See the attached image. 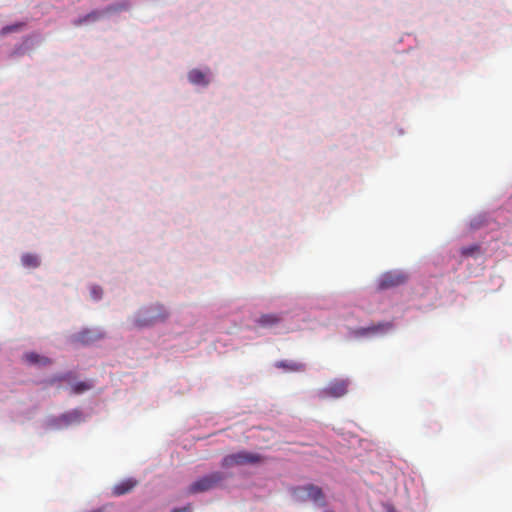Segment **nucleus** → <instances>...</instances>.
I'll use <instances>...</instances> for the list:
<instances>
[{"label":"nucleus","instance_id":"nucleus-21","mask_svg":"<svg viewBox=\"0 0 512 512\" xmlns=\"http://www.w3.org/2000/svg\"><path fill=\"white\" fill-rule=\"evenodd\" d=\"M191 510V507L188 506V507H184V508H180V509H174L172 512H190Z\"/></svg>","mask_w":512,"mask_h":512},{"label":"nucleus","instance_id":"nucleus-15","mask_svg":"<svg viewBox=\"0 0 512 512\" xmlns=\"http://www.w3.org/2000/svg\"><path fill=\"white\" fill-rule=\"evenodd\" d=\"M24 27H25L24 22H18V23L12 24V25L4 26L0 30V36H6L10 33L19 32V31L23 30Z\"/></svg>","mask_w":512,"mask_h":512},{"label":"nucleus","instance_id":"nucleus-5","mask_svg":"<svg viewBox=\"0 0 512 512\" xmlns=\"http://www.w3.org/2000/svg\"><path fill=\"white\" fill-rule=\"evenodd\" d=\"M294 495L296 498L302 501H313L319 505H324V494L320 487L312 484L297 487L294 489Z\"/></svg>","mask_w":512,"mask_h":512},{"label":"nucleus","instance_id":"nucleus-3","mask_svg":"<svg viewBox=\"0 0 512 512\" xmlns=\"http://www.w3.org/2000/svg\"><path fill=\"white\" fill-rule=\"evenodd\" d=\"M224 479L225 475L222 472H212L194 481L188 487L187 492L188 494H197L209 491L218 487Z\"/></svg>","mask_w":512,"mask_h":512},{"label":"nucleus","instance_id":"nucleus-11","mask_svg":"<svg viewBox=\"0 0 512 512\" xmlns=\"http://www.w3.org/2000/svg\"><path fill=\"white\" fill-rule=\"evenodd\" d=\"M275 366L277 368H282V369H284L286 371H290V372H300V371L305 370V365L303 363L295 362V361H287V360L278 361L275 363Z\"/></svg>","mask_w":512,"mask_h":512},{"label":"nucleus","instance_id":"nucleus-10","mask_svg":"<svg viewBox=\"0 0 512 512\" xmlns=\"http://www.w3.org/2000/svg\"><path fill=\"white\" fill-rule=\"evenodd\" d=\"M137 483L138 482L135 479H132V478L126 479V480L114 485L113 490H112L113 495L121 496V495L127 494L136 487Z\"/></svg>","mask_w":512,"mask_h":512},{"label":"nucleus","instance_id":"nucleus-19","mask_svg":"<svg viewBox=\"0 0 512 512\" xmlns=\"http://www.w3.org/2000/svg\"><path fill=\"white\" fill-rule=\"evenodd\" d=\"M69 379H70V374L55 376L49 380V384L53 385L56 382L69 381Z\"/></svg>","mask_w":512,"mask_h":512},{"label":"nucleus","instance_id":"nucleus-8","mask_svg":"<svg viewBox=\"0 0 512 512\" xmlns=\"http://www.w3.org/2000/svg\"><path fill=\"white\" fill-rule=\"evenodd\" d=\"M391 328H392V323L381 322L376 325H371L369 327L359 328L355 331V334L358 336H366V335H370V334L386 333Z\"/></svg>","mask_w":512,"mask_h":512},{"label":"nucleus","instance_id":"nucleus-4","mask_svg":"<svg viewBox=\"0 0 512 512\" xmlns=\"http://www.w3.org/2000/svg\"><path fill=\"white\" fill-rule=\"evenodd\" d=\"M349 381L346 379H334L328 385L317 392V397L320 400L329 398H340L347 394Z\"/></svg>","mask_w":512,"mask_h":512},{"label":"nucleus","instance_id":"nucleus-17","mask_svg":"<svg viewBox=\"0 0 512 512\" xmlns=\"http://www.w3.org/2000/svg\"><path fill=\"white\" fill-rule=\"evenodd\" d=\"M91 385L87 382H79L75 385L71 386V393L72 394H80L83 393L89 389H91Z\"/></svg>","mask_w":512,"mask_h":512},{"label":"nucleus","instance_id":"nucleus-12","mask_svg":"<svg viewBox=\"0 0 512 512\" xmlns=\"http://www.w3.org/2000/svg\"><path fill=\"white\" fill-rule=\"evenodd\" d=\"M25 360L30 364H36L40 366H47L52 363L51 359L48 357L41 356L34 352L25 354Z\"/></svg>","mask_w":512,"mask_h":512},{"label":"nucleus","instance_id":"nucleus-6","mask_svg":"<svg viewBox=\"0 0 512 512\" xmlns=\"http://www.w3.org/2000/svg\"><path fill=\"white\" fill-rule=\"evenodd\" d=\"M103 337V333L99 330L84 329L73 335V341L76 343L89 345L99 339H102Z\"/></svg>","mask_w":512,"mask_h":512},{"label":"nucleus","instance_id":"nucleus-2","mask_svg":"<svg viewBox=\"0 0 512 512\" xmlns=\"http://www.w3.org/2000/svg\"><path fill=\"white\" fill-rule=\"evenodd\" d=\"M265 460V457L248 451H239L229 454L222 459L221 466L223 468H231L234 466H242L247 464H259Z\"/></svg>","mask_w":512,"mask_h":512},{"label":"nucleus","instance_id":"nucleus-16","mask_svg":"<svg viewBox=\"0 0 512 512\" xmlns=\"http://www.w3.org/2000/svg\"><path fill=\"white\" fill-rule=\"evenodd\" d=\"M21 261L23 263L24 266L26 267H37L39 266V259L36 255H33V254H24L21 258Z\"/></svg>","mask_w":512,"mask_h":512},{"label":"nucleus","instance_id":"nucleus-14","mask_svg":"<svg viewBox=\"0 0 512 512\" xmlns=\"http://www.w3.org/2000/svg\"><path fill=\"white\" fill-rule=\"evenodd\" d=\"M280 322V317L275 314H263L257 323L262 327H272Z\"/></svg>","mask_w":512,"mask_h":512},{"label":"nucleus","instance_id":"nucleus-9","mask_svg":"<svg viewBox=\"0 0 512 512\" xmlns=\"http://www.w3.org/2000/svg\"><path fill=\"white\" fill-rule=\"evenodd\" d=\"M405 281V277L401 274H392L388 273L383 276V278L380 281V288H390L394 286H398L402 284Z\"/></svg>","mask_w":512,"mask_h":512},{"label":"nucleus","instance_id":"nucleus-1","mask_svg":"<svg viewBox=\"0 0 512 512\" xmlns=\"http://www.w3.org/2000/svg\"><path fill=\"white\" fill-rule=\"evenodd\" d=\"M168 317L169 312L164 305L156 303L139 310L131 320V326L133 328H145L158 322H164Z\"/></svg>","mask_w":512,"mask_h":512},{"label":"nucleus","instance_id":"nucleus-20","mask_svg":"<svg viewBox=\"0 0 512 512\" xmlns=\"http://www.w3.org/2000/svg\"><path fill=\"white\" fill-rule=\"evenodd\" d=\"M93 299L98 300L102 296V289L98 286H93L90 290Z\"/></svg>","mask_w":512,"mask_h":512},{"label":"nucleus","instance_id":"nucleus-13","mask_svg":"<svg viewBox=\"0 0 512 512\" xmlns=\"http://www.w3.org/2000/svg\"><path fill=\"white\" fill-rule=\"evenodd\" d=\"M188 79L191 83L196 85H207L209 83L206 79V75L198 69L191 70L188 74Z\"/></svg>","mask_w":512,"mask_h":512},{"label":"nucleus","instance_id":"nucleus-7","mask_svg":"<svg viewBox=\"0 0 512 512\" xmlns=\"http://www.w3.org/2000/svg\"><path fill=\"white\" fill-rule=\"evenodd\" d=\"M119 9H121V7L108 6L104 10H94V11L86 14L85 16L80 17L79 19L75 20L74 25L80 26L85 23L96 22V21L100 20L105 14L118 11Z\"/></svg>","mask_w":512,"mask_h":512},{"label":"nucleus","instance_id":"nucleus-18","mask_svg":"<svg viewBox=\"0 0 512 512\" xmlns=\"http://www.w3.org/2000/svg\"><path fill=\"white\" fill-rule=\"evenodd\" d=\"M478 251H479V246L478 245H470V246L461 248V254L464 257L473 256Z\"/></svg>","mask_w":512,"mask_h":512}]
</instances>
